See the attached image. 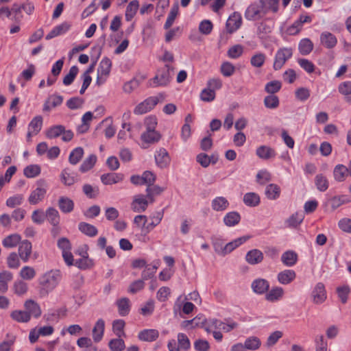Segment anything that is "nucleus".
Returning a JSON list of instances; mask_svg holds the SVG:
<instances>
[{"label": "nucleus", "instance_id": "nucleus-35", "mask_svg": "<svg viewBox=\"0 0 351 351\" xmlns=\"http://www.w3.org/2000/svg\"><path fill=\"white\" fill-rule=\"evenodd\" d=\"M284 289L280 287H274L270 291H269L265 298L269 302H276L280 300L284 295Z\"/></svg>", "mask_w": 351, "mask_h": 351}, {"label": "nucleus", "instance_id": "nucleus-21", "mask_svg": "<svg viewBox=\"0 0 351 351\" xmlns=\"http://www.w3.org/2000/svg\"><path fill=\"white\" fill-rule=\"evenodd\" d=\"M58 205L62 213L67 214L71 213L74 209V202L66 196H60L58 199Z\"/></svg>", "mask_w": 351, "mask_h": 351}, {"label": "nucleus", "instance_id": "nucleus-12", "mask_svg": "<svg viewBox=\"0 0 351 351\" xmlns=\"http://www.w3.org/2000/svg\"><path fill=\"white\" fill-rule=\"evenodd\" d=\"M313 301L315 304H322L326 299V291L322 282H317L312 291Z\"/></svg>", "mask_w": 351, "mask_h": 351}, {"label": "nucleus", "instance_id": "nucleus-36", "mask_svg": "<svg viewBox=\"0 0 351 351\" xmlns=\"http://www.w3.org/2000/svg\"><path fill=\"white\" fill-rule=\"evenodd\" d=\"M281 261L285 266L292 267L298 261V254L291 250L287 251L282 254Z\"/></svg>", "mask_w": 351, "mask_h": 351}, {"label": "nucleus", "instance_id": "nucleus-63", "mask_svg": "<svg viewBox=\"0 0 351 351\" xmlns=\"http://www.w3.org/2000/svg\"><path fill=\"white\" fill-rule=\"evenodd\" d=\"M243 53V47L241 45H235L229 48L227 55L231 59H237L242 56Z\"/></svg>", "mask_w": 351, "mask_h": 351}, {"label": "nucleus", "instance_id": "nucleus-16", "mask_svg": "<svg viewBox=\"0 0 351 351\" xmlns=\"http://www.w3.org/2000/svg\"><path fill=\"white\" fill-rule=\"evenodd\" d=\"M245 259L248 264L255 265L262 263L264 255L260 250L252 249L247 252Z\"/></svg>", "mask_w": 351, "mask_h": 351}, {"label": "nucleus", "instance_id": "nucleus-34", "mask_svg": "<svg viewBox=\"0 0 351 351\" xmlns=\"http://www.w3.org/2000/svg\"><path fill=\"white\" fill-rule=\"evenodd\" d=\"M243 201L247 206L256 207L260 204L261 198L258 194L250 192L244 195Z\"/></svg>", "mask_w": 351, "mask_h": 351}, {"label": "nucleus", "instance_id": "nucleus-22", "mask_svg": "<svg viewBox=\"0 0 351 351\" xmlns=\"http://www.w3.org/2000/svg\"><path fill=\"white\" fill-rule=\"evenodd\" d=\"M230 206L228 200L222 196L216 197L211 202L212 209L217 212H223Z\"/></svg>", "mask_w": 351, "mask_h": 351}, {"label": "nucleus", "instance_id": "nucleus-24", "mask_svg": "<svg viewBox=\"0 0 351 351\" xmlns=\"http://www.w3.org/2000/svg\"><path fill=\"white\" fill-rule=\"evenodd\" d=\"M256 154L258 158L263 160H268L276 156V152L274 149L267 145L258 147L256 150Z\"/></svg>", "mask_w": 351, "mask_h": 351}, {"label": "nucleus", "instance_id": "nucleus-61", "mask_svg": "<svg viewBox=\"0 0 351 351\" xmlns=\"http://www.w3.org/2000/svg\"><path fill=\"white\" fill-rule=\"evenodd\" d=\"M282 87V83L278 80H273L267 82L265 86V90L269 95L278 93Z\"/></svg>", "mask_w": 351, "mask_h": 351}, {"label": "nucleus", "instance_id": "nucleus-51", "mask_svg": "<svg viewBox=\"0 0 351 351\" xmlns=\"http://www.w3.org/2000/svg\"><path fill=\"white\" fill-rule=\"evenodd\" d=\"M221 325H223V322L219 319L215 318L206 319L204 328L208 333H209L213 330H220Z\"/></svg>", "mask_w": 351, "mask_h": 351}, {"label": "nucleus", "instance_id": "nucleus-14", "mask_svg": "<svg viewBox=\"0 0 351 351\" xmlns=\"http://www.w3.org/2000/svg\"><path fill=\"white\" fill-rule=\"evenodd\" d=\"M24 308L27 314L29 315L30 318L33 317L37 319L41 316L42 311L40 306L33 300H27L24 302Z\"/></svg>", "mask_w": 351, "mask_h": 351}, {"label": "nucleus", "instance_id": "nucleus-54", "mask_svg": "<svg viewBox=\"0 0 351 351\" xmlns=\"http://www.w3.org/2000/svg\"><path fill=\"white\" fill-rule=\"evenodd\" d=\"M27 284L23 280H16L13 284L14 293L19 296L25 295L27 292Z\"/></svg>", "mask_w": 351, "mask_h": 351}, {"label": "nucleus", "instance_id": "nucleus-31", "mask_svg": "<svg viewBox=\"0 0 351 351\" xmlns=\"http://www.w3.org/2000/svg\"><path fill=\"white\" fill-rule=\"evenodd\" d=\"M304 219V216L301 212H295L292 214L286 221L285 224L289 228H295L299 226Z\"/></svg>", "mask_w": 351, "mask_h": 351}, {"label": "nucleus", "instance_id": "nucleus-1", "mask_svg": "<svg viewBox=\"0 0 351 351\" xmlns=\"http://www.w3.org/2000/svg\"><path fill=\"white\" fill-rule=\"evenodd\" d=\"M62 280V273L58 269H51L42 274L37 280V291L40 298H47Z\"/></svg>", "mask_w": 351, "mask_h": 351}, {"label": "nucleus", "instance_id": "nucleus-52", "mask_svg": "<svg viewBox=\"0 0 351 351\" xmlns=\"http://www.w3.org/2000/svg\"><path fill=\"white\" fill-rule=\"evenodd\" d=\"M43 117L40 115L34 117L28 125V130L34 134H38L43 127Z\"/></svg>", "mask_w": 351, "mask_h": 351}, {"label": "nucleus", "instance_id": "nucleus-47", "mask_svg": "<svg viewBox=\"0 0 351 351\" xmlns=\"http://www.w3.org/2000/svg\"><path fill=\"white\" fill-rule=\"evenodd\" d=\"M179 14V6L177 3L172 5L170 12L168 14L166 22L164 25V28L168 29L174 23V21Z\"/></svg>", "mask_w": 351, "mask_h": 351}, {"label": "nucleus", "instance_id": "nucleus-19", "mask_svg": "<svg viewBox=\"0 0 351 351\" xmlns=\"http://www.w3.org/2000/svg\"><path fill=\"white\" fill-rule=\"evenodd\" d=\"M296 278V273L293 269H285L277 274V280L281 285L291 283Z\"/></svg>", "mask_w": 351, "mask_h": 351}, {"label": "nucleus", "instance_id": "nucleus-42", "mask_svg": "<svg viewBox=\"0 0 351 351\" xmlns=\"http://www.w3.org/2000/svg\"><path fill=\"white\" fill-rule=\"evenodd\" d=\"M97 160V158L95 154H90L81 164L79 169L80 171L86 173L90 170L95 166Z\"/></svg>", "mask_w": 351, "mask_h": 351}, {"label": "nucleus", "instance_id": "nucleus-57", "mask_svg": "<svg viewBox=\"0 0 351 351\" xmlns=\"http://www.w3.org/2000/svg\"><path fill=\"white\" fill-rule=\"evenodd\" d=\"M41 169L38 165H29L27 166L24 170L23 173L25 177L32 178L38 176L40 173Z\"/></svg>", "mask_w": 351, "mask_h": 351}, {"label": "nucleus", "instance_id": "nucleus-38", "mask_svg": "<svg viewBox=\"0 0 351 351\" xmlns=\"http://www.w3.org/2000/svg\"><path fill=\"white\" fill-rule=\"evenodd\" d=\"M84 154V150L82 147L74 148L69 154V162L72 165H76L82 160Z\"/></svg>", "mask_w": 351, "mask_h": 351}, {"label": "nucleus", "instance_id": "nucleus-39", "mask_svg": "<svg viewBox=\"0 0 351 351\" xmlns=\"http://www.w3.org/2000/svg\"><path fill=\"white\" fill-rule=\"evenodd\" d=\"M330 204L333 210L337 209L344 204L351 202V197L347 195H342L332 197L329 200Z\"/></svg>", "mask_w": 351, "mask_h": 351}, {"label": "nucleus", "instance_id": "nucleus-48", "mask_svg": "<svg viewBox=\"0 0 351 351\" xmlns=\"http://www.w3.org/2000/svg\"><path fill=\"white\" fill-rule=\"evenodd\" d=\"M164 191V189L158 185L148 186L146 189V197L149 201V203H153L155 201L154 197L159 195Z\"/></svg>", "mask_w": 351, "mask_h": 351}, {"label": "nucleus", "instance_id": "nucleus-56", "mask_svg": "<svg viewBox=\"0 0 351 351\" xmlns=\"http://www.w3.org/2000/svg\"><path fill=\"white\" fill-rule=\"evenodd\" d=\"M212 244L215 252L221 256L224 254L225 241L221 237H215L212 239Z\"/></svg>", "mask_w": 351, "mask_h": 351}, {"label": "nucleus", "instance_id": "nucleus-13", "mask_svg": "<svg viewBox=\"0 0 351 351\" xmlns=\"http://www.w3.org/2000/svg\"><path fill=\"white\" fill-rule=\"evenodd\" d=\"M251 287L255 293L263 295L269 291V282L265 278H258L252 281Z\"/></svg>", "mask_w": 351, "mask_h": 351}, {"label": "nucleus", "instance_id": "nucleus-62", "mask_svg": "<svg viewBox=\"0 0 351 351\" xmlns=\"http://www.w3.org/2000/svg\"><path fill=\"white\" fill-rule=\"evenodd\" d=\"M266 60V56L263 53H256L251 57L250 63L252 66L260 68L261 67Z\"/></svg>", "mask_w": 351, "mask_h": 351}, {"label": "nucleus", "instance_id": "nucleus-6", "mask_svg": "<svg viewBox=\"0 0 351 351\" xmlns=\"http://www.w3.org/2000/svg\"><path fill=\"white\" fill-rule=\"evenodd\" d=\"M244 15L248 21H258L261 19L265 15V13H264L261 5L252 3L247 8Z\"/></svg>", "mask_w": 351, "mask_h": 351}, {"label": "nucleus", "instance_id": "nucleus-20", "mask_svg": "<svg viewBox=\"0 0 351 351\" xmlns=\"http://www.w3.org/2000/svg\"><path fill=\"white\" fill-rule=\"evenodd\" d=\"M321 44L327 49H332L337 44V37L329 32H324L320 35Z\"/></svg>", "mask_w": 351, "mask_h": 351}, {"label": "nucleus", "instance_id": "nucleus-44", "mask_svg": "<svg viewBox=\"0 0 351 351\" xmlns=\"http://www.w3.org/2000/svg\"><path fill=\"white\" fill-rule=\"evenodd\" d=\"M280 189L276 184H269L266 186L265 195L269 199L275 200L280 197Z\"/></svg>", "mask_w": 351, "mask_h": 351}, {"label": "nucleus", "instance_id": "nucleus-59", "mask_svg": "<svg viewBox=\"0 0 351 351\" xmlns=\"http://www.w3.org/2000/svg\"><path fill=\"white\" fill-rule=\"evenodd\" d=\"M82 191L85 195L90 199L96 198L99 193V190L97 186H93L89 184H84Z\"/></svg>", "mask_w": 351, "mask_h": 351}, {"label": "nucleus", "instance_id": "nucleus-11", "mask_svg": "<svg viewBox=\"0 0 351 351\" xmlns=\"http://www.w3.org/2000/svg\"><path fill=\"white\" fill-rule=\"evenodd\" d=\"M242 17L240 13L234 12L226 21L227 32L232 34L236 32L241 25Z\"/></svg>", "mask_w": 351, "mask_h": 351}, {"label": "nucleus", "instance_id": "nucleus-53", "mask_svg": "<svg viewBox=\"0 0 351 351\" xmlns=\"http://www.w3.org/2000/svg\"><path fill=\"white\" fill-rule=\"evenodd\" d=\"M64 132V126L62 125H56L50 127L46 132V136L49 138H56L62 135Z\"/></svg>", "mask_w": 351, "mask_h": 351}, {"label": "nucleus", "instance_id": "nucleus-50", "mask_svg": "<svg viewBox=\"0 0 351 351\" xmlns=\"http://www.w3.org/2000/svg\"><path fill=\"white\" fill-rule=\"evenodd\" d=\"M315 184L318 191H326L329 186V182L325 176L322 173L317 174L315 178Z\"/></svg>", "mask_w": 351, "mask_h": 351}, {"label": "nucleus", "instance_id": "nucleus-5", "mask_svg": "<svg viewBox=\"0 0 351 351\" xmlns=\"http://www.w3.org/2000/svg\"><path fill=\"white\" fill-rule=\"evenodd\" d=\"M158 101L156 97H149L135 107L134 113L135 114H145L152 110L157 105Z\"/></svg>", "mask_w": 351, "mask_h": 351}, {"label": "nucleus", "instance_id": "nucleus-28", "mask_svg": "<svg viewBox=\"0 0 351 351\" xmlns=\"http://www.w3.org/2000/svg\"><path fill=\"white\" fill-rule=\"evenodd\" d=\"M350 175V171L348 167L343 165H337L333 170L334 178L337 182H343L348 176Z\"/></svg>", "mask_w": 351, "mask_h": 351}, {"label": "nucleus", "instance_id": "nucleus-17", "mask_svg": "<svg viewBox=\"0 0 351 351\" xmlns=\"http://www.w3.org/2000/svg\"><path fill=\"white\" fill-rule=\"evenodd\" d=\"M161 136L158 132L146 130L141 136V139L143 141V148H147L145 145L154 144L158 142Z\"/></svg>", "mask_w": 351, "mask_h": 351}, {"label": "nucleus", "instance_id": "nucleus-30", "mask_svg": "<svg viewBox=\"0 0 351 351\" xmlns=\"http://www.w3.org/2000/svg\"><path fill=\"white\" fill-rule=\"evenodd\" d=\"M158 336L159 332L156 329H145L141 330L138 335V339L144 341H154Z\"/></svg>", "mask_w": 351, "mask_h": 351}, {"label": "nucleus", "instance_id": "nucleus-33", "mask_svg": "<svg viewBox=\"0 0 351 351\" xmlns=\"http://www.w3.org/2000/svg\"><path fill=\"white\" fill-rule=\"evenodd\" d=\"M105 328V322L102 319H99L93 329V338L95 342H99L103 337Z\"/></svg>", "mask_w": 351, "mask_h": 351}, {"label": "nucleus", "instance_id": "nucleus-10", "mask_svg": "<svg viewBox=\"0 0 351 351\" xmlns=\"http://www.w3.org/2000/svg\"><path fill=\"white\" fill-rule=\"evenodd\" d=\"M62 183L67 186L73 185L77 182V174L69 168H64L60 175Z\"/></svg>", "mask_w": 351, "mask_h": 351}, {"label": "nucleus", "instance_id": "nucleus-41", "mask_svg": "<svg viewBox=\"0 0 351 351\" xmlns=\"http://www.w3.org/2000/svg\"><path fill=\"white\" fill-rule=\"evenodd\" d=\"M112 66V62L108 58H104L97 68L98 75L106 77L109 75Z\"/></svg>", "mask_w": 351, "mask_h": 351}, {"label": "nucleus", "instance_id": "nucleus-15", "mask_svg": "<svg viewBox=\"0 0 351 351\" xmlns=\"http://www.w3.org/2000/svg\"><path fill=\"white\" fill-rule=\"evenodd\" d=\"M32 245L28 240H24L19 243L18 252L20 258L23 263H27L32 254Z\"/></svg>", "mask_w": 351, "mask_h": 351}, {"label": "nucleus", "instance_id": "nucleus-46", "mask_svg": "<svg viewBox=\"0 0 351 351\" xmlns=\"http://www.w3.org/2000/svg\"><path fill=\"white\" fill-rule=\"evenodd\" d=\"M21 237L18 234H12L6 237L2 241L3 245L6 248H13L20 243Z\"/></svg>", "mask_w": 351, "mask_h": 351}, {"label": "nucleus", "instance_id": "nucleus-55", "mask_svg": "<svg viewBox=\"0 0 351 351\" xmlns=\"http://www.w3.org/2000/svg\"><path fill=\"white\" fill-rule=\"evenodd\" d=\"M236 71L235 66L232 63L226 61L222 62L220 66V72L224 77H230L232 76Z\"/></svg>", "mask_w": 351, "mask_h": 351}, {"label": "nucleus", "instance_id": "nucleus-32", "mask_svg": "<svg viewBox=\"0 0 351 351\" xmlns=\"http://www.w3.org/2000/svg\"><path fill=\"white\" fill-rule=\"evenodd\" d=\"M78 229L82 233L89 237H94L98 234L97 228L86 222H80L78 224Z\"/></svg>", "mask_w": 351, "mask_h": 351}, {"label": "nucleus", "instance_id": "nucleus-58", "mask_svg": "<svg viewBox=\"0 0 351 351\" xmlns=\"http://www.w3.org/2000/svg\"><path fill=\"white\" fill-rule=\"evenodd\" d=\"M245 348L250 350L258 349L261 345V341L257 337H250L244 342Z\"/></svg>", "mask_w": 351, "mask_h": 351}, {"label": "nucleus", "instance_id": "nucleus-64", "mask_svg": "<svg viewBox=\"0 0 351 351\" xmlns=\"http://www.w3.org/2000/svg\"><path fill=\"white\" fill-rule=\"evenodd\" d=\"M280 104L278 97L275 95H269L264 99V105L267 108L275 109Z\"/></svg>", "mask_w": 351, "mask_h": 351}, {"label": "nucleus", "instance_id": "nucleus-49", "mask_svg": "<svg viewBox=\"0 0 351 351\" xmlns=\"http://www.w3.org/2000/svg\"><path fill=\"white\" fill-rule=\"evenodd\" d=\"M36 275L35 269L31 266H24L19 272V276L23 280H32Z\"/></svg>", "mask_w": 351, "mask_h": 351}, {"label": "nucleus", "instance_id": "nucleus-3", "mask_svg": "<svg viewBox=\"0 0 351 351\" xmlns=\"http://www.w3.org/2000/svg\"><path fill=\"white\" fill-rule=\"evenodd\" d=\"M293 56V49L291 47L280 48L276 53L273 68L274 70H280L286 62Z\"/></svg>", "mask_w": 351, "mask_h": 351}, {"label": "nucleus", "instance_id": "nucleus-7", "mask_svg": "<svg viewBox=\"0 0 351 351\" xmlns=\"http://www.w3.org/2000/svg\"><path fill=\"white\" fill-rule=\"evenodd\" d=\"M259 1L265 14L269 12H278L279 9V0H259ZM290 1L291 0H282L284 8H286Z\"/></svg>", "mask_w": 351, "mask_h": 351}, {"label": "nucleus", "instance_id": "nucleus-43", "mask_svg": "<svg viewBox=\"0 0 351 351\" xmlns=\"http://www.w3.org/2000/svg\"><path fill=\"white\" fill-rule=\"evenodd\" d=\"M139 7V3L137 0H133L129 3L125 10V20L130 21L136 15Z\"/></svg>", "mask_w": 351, "mask_h": 351}, {"label": "nucleus", "instance_id": "nucleus-9", "mask_svg": "<svg viewBox=\"0 0 351 351\" xmlns=\"http://www.w3.org/2000/svg\"><path fill=\"white\" fill-rule=\"evenodd\" d=\"M149 202L146 196L141 194L136 195L131 203V208L134 212L142 213L147 209Z\"/></svg>", "mask_w": 351, "mask_h": 351}, {"label": "nucleus", "instance_id": "nucleus-29", "mask_svg": "<svg viewBox=\"0 0 351 351\" xmlns=\"http://www.w3.org/2000/svg\"><path fill=\"white\" fill-rule=\"evenodd\" d=\"M241 218V215L238 212L231 211L226 214L223 221L226 226L232 227L240 222Z\"/></svg>", "mask_w": 351, "mask_h": 351}, {"label": "nucleus", "instance_id": "nucleus-23", "mask_svg": "<svg viewBox=\"0 0 351 351\" xmlns=\"http://www.w3.org/2000/svg\"><path fill=\"white\" fill-rule=\"evenodd\" d=\"M123 175L117 173H108L101 176V181L105 185H111L122 181Z\"/></svg>", "mask_w": 351, "mask_h": 351}, {"label": "nucleus", "instance_id": "nucleus-2", "mask_svg": "<svg viewBox=\"0 0 351 351\" xmlns=\"http://www.w3.org/2000/svg\"><path fill=\"white\" fill-rule=\"evenodd\" d=\"M173 75V68L168 64L158 69L156 75L149 81V86H166L171 82Z\"/></svg>", "mask_w": 351, "mask_h": 351}, {"label": "nucleus", "instance_id": "nucleus-8", "mask_svg": "<svg viewBox=\"0 0 351 351\" xmlns=\"http://www.w3.org/2000/svg\"><path fill=\"white\" fill-rule=\"evenodd\" d=\"M154 158L157 167L160 169L167 167L171 162V158L168 152L163 147H160L159 149L156 151Z\"/></svg>", "mask_w": 351, "mask_h": 351}, {"label": "nucleus", "instance_id": "nucleus-18", "mask_svg": "<svg viewBox=\"0 0 351 351\" xmlns=\"http://www.w3.org/2000/svg\"><path fill=\"white\" fill-rule=\"evenodd\" d=\"M71 27V24L68 22H63L61 24L55 26L46 36V40H51L56 36L64 34Z\"/></svg>", "mask_w": 351, "mask_h": 351}, {"label": "nucleus", "instance_id": "nucleus-4", "mask_svg": "<svg viewBox=\"0 0 351 351\" xmlns=\"http://www.w3.org/2000/svg\"><path fill=\"white\" fill-rule=\"evenodd\" d=\"M37 187L30 193L28 201L30 204L35 205L41 202L47 193V184L44 180L36 182Z\"/></svg>", "mask_w": 351, "mask_h": 351}, {"label": "nucleus", "instance_id": "nucleus-26", "mask_svg": "<svg viewBox=\"0 0 351 351\" xmlns=\"http://www.w3.org/2000/svg\"><path fill=\"white\" fill-rule=\"evenodd\" d=\"M249 239V236H243L226 243L223 248V256L232 252L234 249L246 242Z\"/></svg>", "mask_w": 351, "mask_h": 351}, {"label": "nucleus", "instance_id": "nucleus-27", "mask_svg": "<svg viewBox=\"0 0 351 351\" xmlns=\"http://www.w3.org/2000/svg\"><path fill=\"white\" fill-rule=\"evenodd\" d=\"M13 274L9 271L0 272V293H5L8 290V283L12 280Z\"/></svg>", "mask_w": 351, "mask_h": 351}, {"label": "nucleus", "instance_id": "nucleus-25", "mask_svg": "<svg viewBox=\"0 0 351 351\" xmlns=\"http://www.w3.org/2000/svg\"><path fill=\"white\" fill-rule=\"evenodd\" d=\"M116 304L118 308L119 315L124 317L130 313L131 308L130 300L128 298H121L117 300Z\"/></svg>", "mask_w": 351, "mask_h": 351}, {"label": "nucleus", "instance_id": "nucleus-45", "mask_svg": "<svg viewBox=\"0 0 351 351\" xmlns=\"http://www.w3.org/2000/svg\"><path fill=\"white\" fill-rule=\"evenodd\" d=\"M298 49L302 55H308L313 49V43L309 38H303L299 43Z\"/></svg>", "mask_w": 351, "mask_h": 351}, {"label": "nucleus", "instance_id": "nucleus-37", "mask_svg": "<svg viewBox=\"0 0 351 351\" xmlns=\"http://www.w3.org/2000/svg\"><path fill=\"white\" fill-rule=\"evenodd\" d=\"M45 218L52 226L60 224V216L58 211L53 207H49L46 210Z\"/></svg>", "mask_w": 351, "mask_h": 351}, {"label": "nucleus", "instance_id": "nucleus-60", "mask_svg": "<svg viewBox=\"0 0 351 351\" xmlns=\"http://www.w3.org/2000/svg\"><path fill=\"white\" fill-rule=\"evenodd\" d=\"M79 69L78 67L75 65L72 66L69 73L64 77L63 78V84L65 86H69L71 85L73 82L74 81L75 78L76 77L77 73H78Z\"/></svg>", "mask_w": 351, "mask_h": 351}, {"label": "nucleus", "instance_id": "nucleus-40", "mask_svg": "<svg viewBox=\"0 0 351 351\" xmlns=\"http://www.w3.org/2000/svg\"><path fill=\"white\" fill-rule=\"evenodd\" d=\"M10 317L15 322L19 323H27L31 318L26 311L14 310L10 313Z\"/></svg>", "mask_w": 351, "mask_h": 351}]
</instances>
